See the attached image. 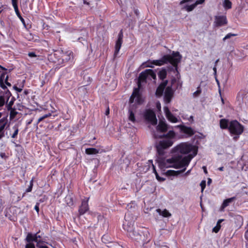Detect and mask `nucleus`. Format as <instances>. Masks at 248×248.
I'll return each mask as SVG.
<instances>
[{
	"mask_svg": "<svg viewBox=\"0 0 248 248\" xmlns=\"http://www.w3.org/2000/svg\"><path fill=\"white\" fill-rule=\"evenodd\" d=\"M196 155V153L194 155H187L182 157L181 155H174L172 157L171 161L173 164L172 167L175 169L184 168L180 170H168L166 171V174L167 176H178L180 174L183 173L186 170V167L187 166L191 160Z\"/></svg>",
	"mask_w": 248,
	"mask_h": 248,
	"instance_id": "nucleus-1",
	"label": "nucleus"
},
{
	"mask_svg": "<svg viewBox=\"0 0 248 248\" xmlns=\"http://www.w3.org/2000/svg\"><path fill=\"white\" fill-rule=\"evenodd\" d=\"M73 56L72 51H63L62 50H58L49 55L48 60L57 65H62L69 61Z\"/></svg>",
	"mask_w": 248,
	"mask_h": 248,
	"instance_id": "nucleus-2",
	"label": "nucleus"
},
{
	"mask_svg": "<svg viewBox=\"0 0 248 248\" xmlns=\"http://www.w3.org/2000/svg\"><path fill=\"white\" fill-rule=\"evenodd\" d=\"M172 152L181 154H187L191 152L192 154L188 155H194L195 153L197 155L198 147L188 142H182L172 149Z\"/></svg>",
	"mask_w": 248,
	"mask_h": 248,
	"instance_id": "nucleus-3",
	"label": "nucleus"
},
{
	"mask_svg": "<svg viewBox=\"0 0 248 248\" xmlns=\"http://www.w3.org/2000/svg\"><path fill=\"white\" fill-rule=\"evenodd\" d=\"M40 230H39L35 233H32L31 232H28L25 239L26 242H35L36 247L37 248H39V246H44L47 244V242L44 241L42 239V236L39 234Z\"/></svg>",
	"mask_w": 248,
	"mask_h": 248,
	"instance_id": "nucleus-4",
	"label": "nucleus"
},
{
	"mask_svg": "<svg viewBox=\"0 0 248 248\" xmlns=\"http://www.w3.org/2000/svg\"><path fill=\"white\" fill-rule=\"evenodd\" d=\"M153 79H156L155 73L152 69H146L140 74L138 78V86L140 87L141 83H146L147 80H152Z\"/></svg>",
	"mask_w": 248,
	"mask_h": 248,
	"instance_id": "nucleus-5",
	"label": "nucleus"
},
{
	"mask_svg": "<svg viewBox=\"0 0 248 248\" xmlns=\"http://www.w3.org/2000/svg\"><path fill=\"white\" fill-rule=\"evenodd\" d=\"M129 213L126 214L124 217L125 221L123 224L124 229L127 231L128 236L133 239H138V237L140 236L139 233L134 230V222L129 221L126 220L127 216Z\"/></svg>",
	"mask_w": 248,
	"mask_h": 248,
	"instance_id": "nucleus-6",
	"label": "nucleus"
},
{
	"mask_svg": "<svg viewBox=\"0 0 248 248\" xmlns=\"http://www.w3.org/2000/svg\"><path fill=\"white\" fill-rule=\"evenodd\" d=\"M229 131L232 135L239 136L243 132L244 126L237 120H232L229 123Z\"/></svg>",
	"mask_w": 248,
	"mask_h": 248,
	"instance_id": "nucleus-7",
	"label": "nucleus"
},
{
	"mask_svg": "<svg viewBox=\"0 0 248 248\" xmlns=\"http://www.w3.org/2000/svg\"><path fill=\"white\" fill-rule=\"evenodd\" d=\"M143 116L146 121L150 122L153 125L156 124L157 120L155 114L152 109H146L144 113Z\"/></svg>",
	"mask_w": 248,
	"mask_h": 248,
	"instance_id": "nucleus-8",
	"label": "nucleus"
},
{
	"mask_svg": "<svg viewBox=\"0 0 248 248\" xmlns=\"http://www.w3.org/2000/svg\"><path fill=\"white\" fill-rule=\"evenodd\" d=\"M172 56L170 63L174 68L175 71L178 72V64L181 61L182 56L178 51H172Z\"/></svg>",
	"mask_w": 248,
	"mask_h": 248,
	"instance_id": "nucleus-9",
	"label": "nucleus"
},
{
	"mask_svg": "<svg viewBox=\"0 0 248 248\" xmlns=\"http://www.w3.org/2000/svg\"><path fill=\"white\" fill-rule=\"evenodd\" d=\"M172 57V53L171 55H164L160 59L152 61L150 62V63L156 66H161L165 64L170 63Z\"/></svg>",
	"mask_w": 248,
	"mask_h": 248,
	"instance_id": "nucleus-10",
	"label": "nucleus"
},
{
	"mask_svg": "<svg viewBox=\"0 0 248 248\" xmlns=\"http://www.w3.org/2000/svg\"><path fill=\"white\" fill-rule=\"evenodd\" d=\"M171 160L172 157L171 158L166 159L164 157H158L156 161L158 164L159 168L161 169H163L164 168H167L170 167V164L172 163Z\"/></svg>",
	"mask_w": 248,
	"mask_h": 248,
	"instance_id": "nucleus-11",
	"label": "nucleus"
},
{
	"mask_svg": "<svg viewBox=\"0 0 248 248\" xmlns=\"http://www.w3.org/2000/svg\"><path fill=\"white\" fill-rule=\"evenodd\" d=\"M90 198H85L82 200L81 205L79 206L78 208V214L79 216H82L85 214L89 210V206L88 204V202Z\"/></svg>",
	"mask_w": 248,
	"mask_h": 248,
	"instance_id": "nucleus-12",
	"label": "nucleus"
},
{
	"mask_svg": "<svg viewBox=\"0 0 248 248\" xmlns=\"http://www.w3.org/2000/svg\"><path fill=\"white\" fill-rule=\"evenodd\" d=\"M123 30L122 29L118 33V39L116 41L115 46V51L114 53V57H116L119 52L123 42Z\"/></svg>",
	"mask_w": 248,
	"mask_h": 248,
	"instance_id": "nucleus-13",
	"label": "nucleus"
},
{
	"mask_svg": "<svg viewBox=\"0 0 248 248\" xmlns=\"http://www.w3.org/2000/svg\"><path fill=\"white\" fill-rule=\"evenodd\" d=\"M214 25L217 27H220L226 25L228 20L226 16H215Z\"/></svg>",
	"mask_w": 248,
	"mask_h": 248,
	"instance_id": "nucleus-14",
	"label": "nucleus"
},
{
	"mask_svg": "<svg viewBox=\"0 0 248 248\" xmlns=\"http://www.w3.org/2000/svg\"><path fill=\"white\" fill-rule=\"evenodd\" d=\"M179 128L180 132L185 134L187 137H190L193 136L196 132L191 127H188L185 125H179L178 126Z\"/></svg>",
	"mask_w": 248,
	"mask_h": 248,
	"instance_id": "nucleus-15",
	"label": "nucleus"
},
{
	"mask_svg": "<svg viewBox=\"0 0 248 248\" xmlns=\"http://www.w3.org/2000/svg\"><path fill=\"white\" fill-rule=\"evenodd\" d=\"M173 95V92L172 90L171 86H169L166 87L164 93V101L168 104L170 102Z\"/></svg>",
	"mask_w": 248,
	"mask_h": 248,
	"instance_id": "nucleus-16",
	"label": "nucleus"
},
{
	"mask_svg": "<svg viewBox=\"0 0 248 248\" xmlns=\"http://www.w3.org/2000/svg\"><path fill=\"white\" fill-rule=\"evenodd\" d=\"M164 110L166 118L170 122L173 123H176L178 122V119L172 114L168 108H165Z\"/></svg>",
	"mask_w": 248,
	"mask_h": 248,
	"instance_id": "nucleus-17",
	"label": "nucleus"
},
{
	"mask_svg": "<svg viewBox=\"0 0 248 248\" xmlns=\"http://www.w3.org/2000/svg\"><path fill=\"white\" fill-rule=\"evenodd\" d=\"M156 129L159 132L165 133L168 129V125L165 122L160 121L156 127Z\"/></svg>",
	"mask_w": 248,
	"mask_h": 248,
	"instance_id": "nucleus-18",
	"label": "nucleus"
},
{
	"mask_svg": "<svg viewBox=\"0 0 248 248\" xmlns=\"http://www.w3.org/2000/svg\"><path fill=\"white\" fill-rule=\"evenodd\" d=\"M173 143V142L171 140H166L160 141L158 144L162 148L166 149L171 146Z\"/></svg>",
	"mask_w": 248,
	"mask_h": 248,
	"instance_id": "nucleus-19",
	"label": "nucleus"
},
{
	"mask_svg": "<svg viewBox=\"0 0 248 248\" xmlns=\"http://www.w3.org/2000/svg\"><path fill=\"white\" fill-rule=\"evenodd\" d=\"M140 87H139L138 86V88H135L133 90V92L132 93V95H131L130 99H129V103L130 104L134 103V99H135L136 97L140 95Z\"/></svg>",
	"mask_w": 248,
	"mask_h": 248,
	"instance_id": "nucleus-20",
	"label": "nucleus"
},
{
	"mask_svg": "<svg viewBox=\"0 0 248 248\" xmlns=\"http://www.w3.org/2000/svg\"><path fill=\"white\" fill-rule=\"evenodd\" d=\"M235 199V197H233L225 200L221 205L220 210L223 211L224 208L229 206V204L232 202Z\"/></svg>",
	"mask_w": 248,
	"mask_h": 248,
	"instance_id": "nucleus-21",
	"label": "nucleus"
},
{
	"mask_svg": "<svg viewBox=\"0 0 248 248\" xmlns=\"http://www.w3.org/2000/svg\"><path fill=\"white\" fill-rule=\"evenodd\" d=\"M229 122L228 119H221L219 121V125L220 127L222 129H227L229 130Z\"/></svg>",
	"mask_w": 248,
	"mask_h": 248,
	"instance_id": "nucleus-22",
	"label": "nucleus"
},
{
	"mask_svg": "<svg viewBox=\"0 0 248 248\" xmlns=\"http://www.w3.org/2000/svg\"><path fill=\"white\" fill-rule=\"evenodd\" d=\"M13 7L14 8V10H15V11L16 12V16L19 18V19L20 20V21H21V22L23 24L24 26L25 27H26V23H25V20L24 19V18L21 16V14H20V12H19V11L18 10V5H13Z\"/></svg>",
	"mask_w": 248,
	"mask_h": 248,
	"instance_id": "nucleus-23",
	"label": "nucleus"
},
{
	"mask_svg": "<svg viewBox=\"0 0 248 248\" xmlns=\"http://www.w3.org/2000/svg\"><path fill=\"white\" fill-rule=\"evenodd\" d=\"M8 72V71H4V72H3L0 76V86L3 90H5L7 88L5 84H4V81L5 79V76Z\"/></svg>",
	"mask_w": 248,
	"mask_h": 248,
	"instance_id": "nucleus-24",
	"label": "nucleus"
},
{
	"mask_svg": "<svg viewBox=\"0 0 248 248\" xmlns=\"http://www.w3.org/2000/svg\"><path fill=\"white\" fill-rule=\"evenodd\" d=\"M175 136V133L173 130L169 131L167 134H163L160 137V138H167L168 140H171Z\"/></svg>",
	"mask_w": 248,
	"mask_h": 248,
	"instance_id": "nucleus-25",
	"label": "nucleus"
},
{
	"mask_svg": "<svg viewBox=\"0 0 248 248\" xmlns=\"http://www.w3.org/2000/svg\"><path fill=\"white\" fill-rule=\"evenodd\" d=\"M99 153V150L94 148H89L85 150V153L88 155H95Z\"/></svg>",
	"mask_w": 248,
	"mask_h": 248,
	"instance_id": "nucleus-26",
	"label": "nucleus"
},
{
	"mask_svg": "<svg viewBox=\"0 0 248 248\" xmlns=\"http://www.w3.org/2000/svg\"><path fill=\"white\" fill-rule=\"evenodd\" d=\"M156 212L159 213V215L165 217H169L171 216V214L167 209H164L163 211H162L160 209H156Z\"/></svg>",
	"mask_w": 248,
	"mask_h": 248,
	"instance_id": "nucleus-27",
	"label": "nucleus"
},
{
	"mask_svg": "<svg viewBox=\"0 0 248 248\" xmlns=\"http://www.w3.org/2000/svg\"><path fill=\"white\" fill-rule=\"evenodd\" d=\"M167 75V72L166 69L163 68L159 71L158 76L160 79L163 80L166 78Z\"/></svg>",
	"mask_w": 248,
	"mask_h": 248,
	"instance_id": "nucleus-28",
	"label": "nucleus"
},
{
	"mask_svg": "<svg viewBox=\"0 0 248 248\" xmlns=\"http://www.w3.org/2000/svg\"><path fill=\"white\" fill-rule=\"evenodd\" d=\"M223 220L224 219H220L217 221L216 226L213 229V232L217 233L219 231L221 228L220 224Z\"/></svg>",
	"mask_w": 248,
	"mask_h": 248,
	"instance_id": "nucleus-29",
	"label": "nucleus"
},
{
	"mask_svg": "<svg viewBox=\"0 0 248 248\" xmlns=\"http://www.w3.org/2000/svg\"><path fill=\"white\" fill-rule=\"evenodd\" d=\"M223 6L226 10L230 9L232 7V3L230 0H224Z\"/></svg>",
	"mask_w": 248,
	"mask_h": 248,
	"instance_id": "nucleus-30",
	"label": "nucleus"
},
{
	"mask_svg": "<svg viewBox=\"0 0 248 248\" xmlns=\"http://www.w3.org/2000/svg\"><path fill=\"white\" fill-rule=\"evenodd\" d=\"M156 148L157 152V154L159 155L158 157H163V156L165 154V149L162 148L161 147L159 146L158 144L156 145Z\"/></svg>",
	"mask_w": 248,
	"mask_h": 248,
	"instance_id": "nucleus-31",
	"label": "nucleus"
},
{
	"mask_svg": "<svg viewBox=\"0 0 248 248\" xmlns=\"http://www.w3.org/2000/svg\"><path fill=\"white\" fill-rule=\"evenodd\" d=\"M6 125V123H4L0 126V140L4 137V129Z\"/></svg>",
	"mask_w": 248,
	"mask_h": 248,
	"instance_id": "nucleus-32",
	"label": "nucleus"
},
{
	"mask_svg": "<svg viewBox=\"0 0 248 248\" xmlns=\"http://www.w3.org/2000/svg\"><path fill=\"white\" fill-rule=\"evenodd\" d=\"M196 6V4L194 3L190 5H186L184 6V9H186L187 12L192 11Z\"/></svg>",
	"mask_w": 248,
	"mask_h": 248,
	"instance_id": "nucleus-33",
	"label": "nucleus"
},
{
	"mask_svg": "<svg viewBox=\"0 0 248 248\" xmlns=\"http://www.w3.org/2000/svg\"><path fill=\"white\" fill-rule=\"evenodd\" d=\"M51 115H52V114L51 113H48L47 114H46L42 116V117H40L37 120L36 124L37 125L39 123H40L41 121L44 120L45 119H46L48 117H50Z\"/></svg>",
	"mask_w": 248,
	"mask_h": 248,
	"instance_id": "nucleus-34",
	"label": "nucleus"
},
{
	"mask_svg": "<svg viewBox=\"0 0 248 248\" xmlns=\"http://www.w3.org/2000/svg\"><path fill=\"white\" fill-rule=\"evenodd\" d=\"M164 89L158 86L156 90L155 94L157 96H161L163 94Z\"/></svg>",
	"mask_w": 248,
	"mask_h": 248,
	"instance_id": "nucleus-35",
	"label": "nucleus"
},
{
	"mask_svg": "<svg viewBox=\"0 0 248 248\" xmlns=\"http://www.w3.org/2000/svg\"><path fill=\"white\" fill-rule=\"evenodd\" d=\"M128 112H129V120L131 121L132 122H135L136 120H135L134 113L133 112V111L131 109H129Z\"/></svg>",
	"mask_w": 248,
	"mask_h": 248,
	"instance_id": "nucleus-36",
	"label": "nucleus"
},
{
	"mask_svg": "<svg viewBox=\"0 0 248 248\" xmlns=\"http://www.w3.org/2000/svg\"><path fill=\"white\" fill-rule=\"evenodd\" d=\"M10 118L11 120L13 119L16 114H17V112L16 111L15 109L13 108L12 109H10Z\"/></svg>",
	"mask_w": 248,
	"mask_h": 248,
	"instance_id": "nucleus-37",
	"label": "nucleus"
},
{
	"mask_svg": "<svg viewBox=\"0 0 248 248\" xmlns=\"http://www.w3.org/2000/svg\"><path fill=\"white\" fill-rule=\"evenodd\" d=\"M13 128L15 130V131L14 132V133L11 136V137L12 138H16L17 137V135L18 133V126H16V125H15Z\"/></svg>",
	"mask_w": 248,
	"mask_h": 248,
	"instance_id": "nucleus-38",
	"label": "nucleus"
},
{
	"mask_svg": "<svg viewBox=\"0 0 248 248\" xmlns=\"http://www.w3.org/2000/svg\"><path fill=\"white\" fill-rule=\"evenodd\" d=\"M33 178H32V179L30 182V186H29L28 188L26 189V192H31L33 186Z\"/></svg>",
	"mask_w": 248,
	"mask_h": 248,
	"instance_id": "nucleus-39",
	"label": "nucleus"
},
{
	"mask_svg": "<svg viewBox=\"0 0 248 248\" xmlns=\"http://www.w3.org/2000/svg\"><path fill=\"white\" fill-rule=\"evenodd\" d=\"M67 204L69 206H71L74 205L73 199L72 197H67Z\"/></svg>",
	"mask_w": 248,
	"mask_h": 248,
	"instance_id": "nucleus-40",
	"label": "nucleus"
},
{
	"mask_svg": "<svg viewBox=\"0 0 248 248\" xmlns=\"http://www.w3.org/2000/svg\"><path fill=\"white\" fill-rule=\"evenodd\" d=\"M25 248H35V245L32 242H26Z\"/></svg>",
	"mask_w": 248,
	"mask_h": 248,
	"instance_id": "nucleus-41",
	"label": "nucleus"
},
{
	"mask_svg": "<svg viewBox=\"0 0 248 248\" xmlns=\"http://www.w3.org/2000/svg\"><path fill=\"white\" fill-rule=\"evenodd\" d=\"M236 34L232 33H228L223 38V41H225L226 39L230 38L231 37L236 36Z\"/></svg>",
	"mask_w": 248,
	"mask_h": 248,
	"instance_id": "nucleus-42",
	"label": "nucleus"
},
{
	"mask_svg": "<svg viewBox=\"0 0 248 248\" xmlns=\"http://www.w3.org/2000/svg\"><path fill=\"white\" fill-rule=\"evenodd\" d=\"M200 186L201 187V192L202 193L206 186V181L205 180L201 181Z\"/></svg>",
	"mask_w": 248,
	"mask_h": 248,
	"instance_id": "nucleus-43",
	"label": "nucleus"
},
{
	"mask_svg": "<svg viewBox=\"0 0 248 248\" xmlns=\"http://www.w3.org/2000/svg\"><path fill=\"white\" fill-rule=\"evenodd\" d=\"M14 104V101L11 100L6 105V108L8 110H10V109H13L12 108V106Z\"/></svg>",
	"mask_w": 248,
	"mask_h": 248,
	"instance_id": "nucleus-44",
	"label": "nucleus"
},
{
	"mask_svg": "<svg viewBox=\"0 0 248 248\" xmlns=\"http://www.w3.org/2000/svg\"><path fill=\"white\" fill-rule=\"evenodd\" d=\"M168 81L167 80H164L159 84L158 87L162 88L165 89V87H166L168 84Z\"/></svg>",
	"mask_w": 248,
	"mask_h": 248,
	"instance_id": "nucleus-45",
	"label": "nucleus"
},
{
	"mask_svg": "<svg viewBox=\"0 0 248 248\" xmlns=\"http://www.w3.org/2000/svg\"><path fill=\"white\" fill-rule=\"evenodd\" d=\"M136 102L138 104H142L143 101L141 99V95L136 97Z\"/></svg>",
	"mask_w": 248,
	"mask_h": 248,
	"instance_id": "nucleus-46",
	"label": "nucleus"
},
{
	"mask_svg": "<svg viewBox=\"0 0 248 248\" xmlns=\"http://www.w3.org/2000/svg\"><path fill=\"white\" fill-rule=\"evenodd\" d=\"M5 101L4 96H0V107H2L5 104Z\"/></svg>",
	"mask_w": 248,
	"mask_h": 248,
	"instance_id": "nucleus-47",
	"label": "nucleus"
},
{
	"mask_svg": "<svg viewBox=\"0 0 248 248\" xmlns=\"http://www.w3.org/2000/svg\"><path fill=\"white\" fill-rule=\"evenodd\" d=\"M155 177L156 179L160 182H163L165 180V178L160 177L157 172H156Z\"/></svg>",
	"mask_w": 248,
	"mask_h": 248,
	"instance_id": "nucleus-48",
	"label": "nucleus"
},
{
	"mask_svg": "<svg viewBox=\"0 0 248 248\" xmlns=\"http://www.w3.org/2000/svg\"><path fill=\"white\" fill-rule=\"evenodd\" d=\"M8 78H9L8 76H7L5 77V79L4 81V84L5 83L8 86L11 87V84L10 82H8Z\"/></svg>",
	"mask_w": 248,
	"mask_h": 248,
	"instance_id": "nucleus-49",
	"label": "nucleus"
},
{
	"mask_svg": "<svg viewBox=\"0 0 248 248\" xmlns=\"http://www.w3.org/2000/svg\"><path fill=\"white\" fill-rule=\"evenodd\" d=\"M28 56L30 57H31V58L36 57H37V55H36L35 53L34 52H29Z\"/></svg>",
	"mask_w": 248,
	"mask_h": 248,
	"instance_id": "nucleus-50",
	"label": "nucleus"
},
{
	"mask_svg": "<svg viewBox=\"0 0 248 248\" xmlns=\"http://www.w3.org/2000/svg\"><path fill=\"white\" fill-rule=\"evenodd\" d=\"M42 27L44 29L48 30L50 28L49 26L47 24H46L44 22L42 24Z\"/></svg>",
	"mask_w": 248,
	"mask_h": 248,
	"instance_id": "nucleus-51",
	"label": "nucleus"
},
{
	"mask_svg": "<svg viewBox=\"0 0 248 248\" xmlns=\"http://www.w3.org/2000/svg\"><path fill=\"white\" fill-rule=\"evenodd\" d=\"M0 69L3 71H8L9 73L11 72V71L13 70V69H7V68H5L4 67L1 66V65H0Z\"/></svg>",
	"mask_w": 248,
	"mask_h": 248,
	"instance_id": "nucleus-52",
	"label": "nucleus"
},
{
	"mask_svg": "<svg viewBox=\"0 0 248 248\" xmlns=\"http://www.w3.org/2000/svg\"><path fill=\"white\" fill-rule=\"evenodd\" d=\"M201 93V90L200 89H198L196 92L193 93V95L195 96H198Z\"/></svg>",
	"mask_w": 248,
	"mask_h": 248,
	"instance_id": "nucleus-53",
	"label": "nucleus"
},
{
	"mask_svg": "<svg viewBox=\"0 0 248 248\" xmlns=\"http://www.w3.org/2000/svg\"><path fill=\"white\" fill-rule=\"evenodd\" d=\"M4 123H6V124L7 123V120L6 118H2L0 120V124H2Z\"/></svg>",
	"mask_w": 248,
	"mask_h": 248,
	"instance_id": "nucleus-54",
	"label": "nucleus"
},
{
	"mask_svg": "<svg viewBox=\"0 0 248 248\" xmlns=\"http://www.w3.org/2000/svg\"><path fill=\"white\" fill-rule=\"evenodd\" d=\"M192 1H193V0H183L180 1V5H182L186 2H192Z\"/></svg>",
	"mask_w": 248,
	"mask_h": 248,
	"instance_id": "nucleus-55",
	"label": "nucleus"
},
{
	"mask_svg": "<svg viewBox=\"0 0 248 248\" xmlns=\"http://www.w3.org/2000/svg\"><path fill=\"white\" fill-rule=\"evenodd\" d=\"M14 89L18 93H21L22 91V89L21 88H18L16 86H14Z\"/></svg>",
	"mask_w": 248,
	"mask_h": 248,
	"instance_id": "nucleus-56",
	"label": "nucleus"
},
{
	"mask_svg": "<svg viewBox=\"0 0 248 248\" xmlns=\"http://www.w3.org/2000/svg\"><path fill=\"white\" fill-rule=\"evenodd\" d=\"M0 156L4 159H6L7 158V156L6 155L5 153H1L0 154Z\"/></svg>",
	"mask_w": 248,
	"mask_h": 248,
	"instance_id": "nucleus-57",
	"label": "nucleus"
},
{
	"mask_svg": "<svg viewBox=\"0 0 248 248\" xmlns=\"http://www.w3.org/2000/svg\"><path fill=\"white\" fill-rule=\"evenodd\" d=\"M205 0H198L196 1L195 4H196V6L198 4L202 3Z\"/></svg>",
	"mask_w": 248,
	"mask_h": 248,
	"instance_id": "nucleus-58",
	"label": "nucleus"
},
{
	"mask_svg": "<svg viewBox=\"0 0 248 248\" xmlns=\"http://www.w3.org/2000/svg\"><path fill=\"white\" fill-rule=\"evenodd\" d=\"M34 209L37 211V212H39V203H36V204L34 206Z\"/></svg>",
	"mask_w": 248,
	"mask_h": 248,
	"instance_id": "nucleus-59",
	"label": "nucleus"
},
{
	"mask_svg": "<svg viewBox=\"0 0 248 248\" xmlns=\"http://www.w3.org/2000/svg\"><path fill=\"white\" fill-rule=\"evenodd\" d=\"M213 71H214V75L215 76H217V66L216 65H214L213 67Z\"/></svg>",
	"mask_w": 248,
	"mask_h": 248,
	"instance_id": "nucleus-60",
	"label": "nucleus"
},
{
	"mask_svg": "<svg viewBox=\"0 0 248 248\" xmlns=\"http://www.w3.org/2000/svg\"><path fill=\"white\" fill-rule=\"evenodd\" d=\"M18 0H12V5H17Z\"/></svg>",
	"mask_w": 248,
	"mask_h": 248,
	"instance_id": "nucleus-61",
	"label": "nucleus"
},
{
	"mask_svg": "<svg viewBox=\"0 0 248 248\" xmlns=\"http://www.w3.org/2000/svg\"><path fill=\"white\" fill-rule=\"evenodd\" d=\"M188 120L191 122L192 123L194 121L193 116H190Z\"/></svg>",
	"mask_w": 248,
	"mask_h": 248,
	"instance_id": "nucleus-62",
	"label": "nucleus"
},
{
	"mask_svg": "<svg viewBox=\"0 0 248 248\" xmlns=\"http://www.w3.org/2000/svg\"><path fill=\"white\" fill-rule=\"evenodd\" d=\"M159 248H169V247H168L167 246L164 245V246H161Z\"/></svg>",
	"mask_w": 248,
	"mask_h": 248,
	"instance_id": "nucleus-63",
	"label": "nucleus"
},
{
	"mask_svg": "<svg viewBox=\"0 0 248 248\" xmlns=\"http://www.w3.org/2000/svg\"><path fill=\"white\" fill-rule=\"evenodd\" d=\"M39 248H49L46 245L44 246H39Z\"/></svg>",
	"mask_w": 248,
	"mask_h": 248,
	"instance_id": "nucleus-64",
	"label": "nucleus"
}]
</instances>
